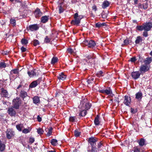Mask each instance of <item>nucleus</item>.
Wrapping results in <instances>:
<instances>
[{
	"instance_id": "35",
	"label": "nucleus",
	"mask_w": 152,
	"mask_h": 152,
	"mask_svg": "<svg viewBox=\"0 0 152 152\" xmlns=\"http://www.w3.org/2000/svg\"><path fill=\"white\" fill-rule=\"evenodd\" d=\"M50 142L53 146H56L57 145V140L55 139H53L51 140Z\"/></svg>"
},
{
	"instance_id": "55",
	"label": "nucleus",
	"mask_w": 152,
	"mask_h": 152,
	"mask_svg": "<svg viewBox=\"0 0 152 152\" xmlns=\"http://www.w3.org/2000/svg\"><path fill=\"white\" fill-rule=\"evenodd\" d=\"M34 141V139L33 137H31L29 139V142L31 143H33Z\"/></svg>"
},
{
	"instance_id": "58",
	"label": "nucleus",
	"mask_w": 152,
	"mask_h": 152,
	"mask_svg": "<svg viewBox=\"0 0 152 152\" xmlns=\"http://www.w3.org/2000/svg\"><path fill=\"white\" fill-rule=\"evenodd\" d=\"M37 119L38 120V121L39 122H41L42 121V118L41 117H40L39 115H38L37 117Z\"/></svg>"
},
{
	"instance_id": "64",
	"label": "nucleus",
	"mask_w": 152,
	"mask_h": 152,
	"mask_svg": "<svg viewBox=\"0 0 152 152\" xmlns=\"http://www.w3.org/2000/svg\"><path fill=\"white\" fill-rule=\"evenodd\" d=\"M49 152H56V151H50Z\"/></svg>"
},
{
	"instance_id": "3",
	"label": "nucleus",
	"mask_w": 152,
	"mask_h": 152,
	"mask_svg": "<svg viewBox=\"0 0 152 152\" xmlns=\"http://www.w3.org/2000/svg\"><path fill=\"white\" fill-rule=\"evenodd\" d=\"M74 18L75 20H73L71 21V23L74 25H78L80 23V20L83 18L82 15H78L77 13H76L74 14Z\"/></svg>"
},
{
	"instance_id": "47",
	"label": "nucleus",
	"mask_w": 152,
	"mask_h": 152,
	"mask_svg": "<svg viewBox=\"0 0 152 152\" xmlns=\"http://www.w3.org/2000/svg\"><path fill=\"white\" fill-rule=\"evenodd\" d=\"M80 132H78L77 131L75 130V135L76 137H78L80 135Z\"/></svg>"
},
{
	"instance_id": "48",
	"label": "nucleus",
	"mask_w": 152,
	"mask_h": 152,
	"mask_svg": "<svg viewBox=\"0 0 152 152\" xmlns=\"http://www.w3.org/2000/svg\"><path fill=\"white\" fill-rule=\"evenodd\" d=\"M33 43L34 45V46H36L37 45L39 44V42L37 40L35 39Z\"/></svg>"
},
{
	"instance_id": "7",
	"label": "nucleus",
	"mask_w": 152,
	"mask_h": 152,
	"mask_svg": "<svg viewBox=\"0 0 152 152\" xmlns=\"http://www.w3.org/2000/svg\"><path fill=\"white\" fill-rule=\"evenodd\" d=\"M99 92L100 93L109 95L112 94V91L110 88H109L107 89L100 90H99Z\"/></svg>"
},
{
	"instance_id": "36",
	"label": "nucleus",
	"mask_w": 152,
	"mask_h": 152,
	"mask_svg": "<svg viewBox=\"0 0 152 152\" xmlns=\"http://www.w3.org/2000/svg\"><path fill=\"white\" fill-rule=\"evenodd\" d=\"M52 129L53 128L51 127L49 128V129H48V132H47V135L48 136H49L51 135Z\"/></svg>"
},
{
	"instance_id": "19",
	"label": "nucleus",
	"mask_w": 152,
	"mask_h": 152,
	"mask_svg": "<svg viewBox=\"0 0 152 152\" xmlns=\"http://www.w3.org/2000/svg\"><path fill=\"white\" fill-rule=\"evenodd\" d=\"M145 140L143 138H141L140 140L137 141L140 146L142 147L146 145L145 144Z\"/></svg>"
},
{
	"instance_id": "52",
	"label": "nucleus",
	"mask_w": 152,
	"mask_h": 152,
	"mask_svg": "<svg viewBox=\"0 0 152 152\" xmlns=\"http://www.w3.org/2000/svg\"><path fill=\"white\" fill-rule=\"evenodd\" d=\"M129 43V41L127 39H125L124 41V45H127Z\"/></svg>"
},
{
	"instance_id": "22",
	"label": "nucleus",
	"mask_w": 152,
	"mask_h": 152,
	"mask_svg": "<svg viewBox=\"0 0 152 152\" xmlns=\"http://www.w3.org/2000/svg\"><path fill=\"white\" fill-rule=\"evenodd\" d=\"M96 45V43L93 40H90L89 41L88 47L89 48H93Z\"/></svg>"
},
{
	"instance_id": "14",
	"label": "nucleus",
	"mask_w": 152,
	"mask_h": 152,
	"mask_svg": "<svg viewBox=\"0 0 152 152\" xmlns=\"http://www.w3.org/2000/svg\"><path fill=\"white\" fill-rule=\"evenodd\" d=\"M20 95V97L23 99V100H24L25 98L27 97H28V98H29V96L27 95L26 92L23 90H21V91Z\"/></svg>"
},
{
	"instance_id": "63",
	"label": "nucleus",
	"mask_w": 152,
	"mask_h": 152,
	"mask_svg": "<svg viewBox=\"0 0 152 152\" xmlns=\"http://www.w3.org/2000/svg\"><path fill=\"white\" fill-rule=\"evenodd\" d=\"M138 0H134V2L135 4H137Z\"/></svg>"
},
{
	"instance_id": "24",
	"label": "nucleus",
	"mask_w": 152,
	"mask_h": 152,
	"mask_svg": "<svg viewBox=\"0 0 152 152\" xmlns=\"http://www.w3.org/2000/svg\"><path fill=\"white\" fill-rule=\"evenodd\" d=\"M38 80H36L32 82L29 86V87L31 88H35L38 85Z\"/></svg>"
},
{
	"instance_id": "11",
	"label": "nucleus",
	"mask_w": 152,
	"mask_h": 152,
	"mask_svg": "<svg viewBox=\"0 0 152 152\" xmlns=\"http://www.w3.org/2000/svg\"><path fill=\"white\" fill-rule=\"evenodd\" d=\"M131 99L129 96H125L124 97V100L123 102L124 104L127 106H129L130 104Z\"/></svg>"
},
{
	"instance_id": "2",
	"label": "nucleus",
	"mask_w": 152,
	"mask_h": 152,
	"mask_svg": "<svg viewBox=\"0 0 152 152\" xmlns=\"http://www.w3.org/2000/svg\"><path fill=\"white\" fill-rule=\"evenodd\" d=\"M152 28V23L151 22L144 23L141 26L138 25L136 27V29L140 31L143 30L149 31L151 30Z\"/></svg>"
},
{
	"instance_id": "32",
	"label": "nucleus",
	"mask_w": 152,
	"mask_h": 152,
	"mask_svg": "<svg viewBox=\"0 0 152 152\" xmlns=\"http://www.w3.org/2000/svg\"><path fill=\"white\" fill-rule=\"evenodd\" d=\"M31 128L30 127L28 128L27 129H24L23 131H22V132L24 134H27L29 132H30L31 131Z\"/></svg>"
},
{
	"instance_id": "1",
	"label": "nucleus",
	"mask_w": 152,
	"mask_h": 152,
	"mask_svg": "<svg viewBox=\"0 0 152 152\" xmlns=\"http://www.w3.org/2000/svg\"><path fill=\"white\" fill-rule=\"evenodd\" d=\"M91 106V104L88 103H83V101L81 102L79 107L80 108V113L79 115L80 116H84L86 114V111L89 109Z\"/></svg>"
},
{
	"instance_id": "21",
	"label": "nucleus",
	"mask_w": 152,
	"mask_h": 152,
	"mask_svg": "<svg viewBox=\"0 0 152 152\" xmlns=\"http://www.w3.org/2000/svg\"><path fill=\"white\" fill-rule=\"evenodd\" d=\"M66 78V75H64L63 73H61L59 74L58 77V78L59 80H64Z\"/></svg>"
},
{
	"instance_id": "23",
	"label": "nucleus",
	"mask_w": 152,
	"mask_h": 152,
	"mask_svg": "<svg viewBox=\"0 0 152 152\" xmlns=\"http://www.w3.org/2000/svg\"><path fill=\"white\" fill-rule=\"evenodd\" d=\"M5 148V145L3 142H2L0 139V151H3Z\"/></svg>"
},
{
	"instance_id": "51",
	"label": "nucleus",
	"mask_w": 152,
	"mask_h": 152,
	"mask_svg": "<svg viewBox=\"0 0 152 152\" xmlns=\"http://www.w3.org/2000/svg\"><path fill=\"white\" fill-rule=\"evenodd\" d=\"M50 41V39L47 36L45 38V42L46 43H48Z\"/></svg>"
},
{
	"instance_id": "6",
	"label": "nucleus",
	"mask_w": 152,
	"mask_h": 152,
	"mask_svg": "<svg viewBox=\"0 0 152 152\" xmlns=\"http://www.w3.org/2000/svg\"><path fill=\"white\" fill-rule=\"evenodd\" d=\"M15 134V132L11 129H7L6 131V137L9 139H11L13 137Z\"/></svg>"
},
{
	"instance_id": "49",
	"label": "nucleus",
	"mask_w": 152,
	"mask_h": 152,
	"mask_svg": "<svg viewBox=\"0 0 152 152\" xmlns=\"http://www.w3.org/2000/svg\"><path fill=\"white\" fill-rule=\"evenodd\" d=\"M148 31H144L143 32V34H142V35L145 37H147L148 36V33L147 32Z\"/></svg>"
},
{
	"instance_id": "25",
	"label": "nucleus",
	"mask_w": 152,
	"mask_h": 152,
	"mask_svg": "<svg viewBox=\"0 0 152 152\" xmlns=\"http://www.w3.org/2000/svg\"><path fill=\"white\" fill-rule=\"evenodd\" d=\"M33 102L35 104H37L40 102V100L39 97L37 96H35L33 98Z\"/></svg>"
},
{
	"instance_id": "10",
	"label": "nucleus",
	"mask_w": 152,
	"mask_h": 152,
	"mask_svg": "<svg viewBox=\"0 0 152 152\" xmlns=\"http://www.w3.org/2000/svg\"><path fill=\"white\" fill-rule=\"evenodd\" d=\"M14 107H9L8 110V113L11 116H14L16 114V112L14 109Z\"/></svg>"
},
{
	"instance_id": "12",
	"label": "nucleus",
	"mask_w": 152,
	"mask_h": 152,
	"mask_svg": "<svg viewBox=\"0 0 152 152\" xmlns=\"http://www.w3.org/2000/svg\"><path fill=\"white\" fill-rule=\"evenodd\" d=\"M96 139L94 137H90L88 139V142L91 146H95L96 145Z\"/></svg>"
},
{
	"instance_id": "31",
	"label": "nucleus",
	"mask_w": 152,
	"mask_h": 152,
	"mask_svg": "<svg viewBox=\"0 0 152 152\" xmlns=\"http://www.w3.org/2000/svg\"><path fill=\"white\" fill-rule=\"evenodd\" d=\"M23 124H19L16 125V127L18 130L19 131H21L22 130V128L23 127Z\"/></svg>"
},
{
	"instance_id": "60",
	"label": "nucleus",
	"mask_w": 152,
	"mask_h": 152,
	"mask_svg": "<svg viewBox=\"0 0 152 152\" xmlns=\"http://www.w3.org/2000/svg\"><path fill=\"white\" fill-rule=\"evenodd\" d=\"M87 58L88 59H91L92 58V56L91 55H88L87 56Z\"/></svg>"
},
{
	"instance_id": "17",
	"label": "nucleus",
	"mask_w": 152,
	"mask_h": 152,
	"mask_svg": "<svg viewBox=\"0 0 152 152\" xmlns=\"http://www.w3.org/2000/svg\"><path fill=\"white\" fill-rule=\"evenodd\" d=\"M49 19V16H44L41 17V21L43 23H45L48 22Z\"/></svg>"
},
{
	"instance_id": "20",
	"label": "nucleus",
	"mask_w": 152,
	"mask_h": 152,
	"mask_svg": "<svg viewBox=\"0 0 152 152\" xmlns=\"http://www.w3.org/2000/svg\"><path fill=\"white\" fill-rule=\"evenodd\" d=\"M135 95V98L137 99L138 101H140L141 100L142 97V94L141 92H138Z\"/></svg>"
},
{
	"instance_id": "5",
	"label": "nucleus",
	"mask_w": 152,
	"mask_h": 152,
	"mask_svg": "<svg viewBox=\"0 0 152 152\" xmlns=\"http://www.w3.org/2000/svg\"><path fill=\"white\" fill-rule=\"evenodd\" d=\"M150 65H142L141 66L139 70L141 74H143L149 70Z\"/></svg>"
},
{
	"instance_id": "13",
	"label": "nucleus",
	"mask_w": 152,
	"mask_h": 152,
	"mask_svg": "<svg viewBox=\"0 0 152 152\" xmlns=\"http://www.w3.org/2000/svg\"><path fill=\"white\" fill-rule=\"evenodd\" d=\"M1 96L2 97H7L8 96V93L6 90L4 88H2L1 89Z\"/></svg>"
},
{
	"instance_id": "62",
	"label": "nucleus",
	"mask_w": 152,
	"mask_h": 152,
	"mask_svg": "<svg viewBox=\"0 0 152 152\" xmlns=\"http://www.w3.org/2000/svg\"><path fill=\"white\" fill-rule=\"evenodd\" d=\"M22 86L21 85H20L18 86V87L17 88V89H19L20 88H21L22 87Z\"/></svg>"
},
{
	"instance_id": "46",
	"label": "nucleus",
	"mask_w": 152,
	"mask_h": 152,
	"mask_svg": "<svg viewBox=\"0 0 152 152\" xmlns=\"http://www.w3.org/2000/svg\"><path fill=\"white\" fill-rule=\"evenodd\" d=\"M103 146V145L102 143L100 142H99V143L98 144V150L99 151V150H100V148L102 147Z\"/></svg>"
},
{
	"instance_id": "15",
	"label": "nucleus",
	"mask_w": 152,
	"mask_h": 152,
	"mask_svg": "<svg viewBox=\"0 0 152 152\" xmlns=\"http://www.w3.org/2000/svg\"><path fill=\"white\" fill-rule=\"evenodd\" d=\"M34 14L36 18H38L42 15V13L41 12L39 9L37 8L35 11Z\"/></svg>"
},
{
	"instance_id": "53",
	"label": "nucleus",
	"mask_w": 152,
	"mask_h": 152,
	"mask_svg": "<svg viewBox=\"0 0 152 152\" xmlns=\"http://www.w3.org/2000/svg\"><path fill=\"white\" fill-rule=\"evenodd\" d=\"M130 61L132 62H134L136 61V59L135 57L132 58L130 59Z\"/></svg>"
},
{
	"instance_id": "40",
	"label": "nucleus",
	"mask_w": 152,
	"mask_h": 152,
	"mask_svg": "<svg viewBox=\"0 0 152 152\" xmlns=\"http://www.w3.org/2000/svg\"><path fill=\"white\" fill-rule=\"evenodd\" d=\"M10 23L12 24L13 26H15L16 25V21L15 19L11 18L10 20Z\"/></svg>"
},
{
	"instance_id": "54",
	"label": "nucleus",
	"mask_w": 152,
	"mask_h": 152,
	"mask_svg": "<svg viewBox=\"0 0 152 152\" xmlns=\"http://www.w3.org/2000/svg\"><path fill=\"white\" fill-rule=\"evenodd\" d=\"M94 79L93 78H89L87 80V82L88 84H90L91 83L92 81H93Z\"/></svg>"
},
{
	"instance_id": "33",
	"label": "nucleus",
	"mask_w": 152,
	"mask_h": 152,
	"mask_svg": "<svg viewBox=\"0 0 152 152\" xmlns=\"http://www.w3.org/2000/svg\"><path fill=\"white\" fill-rule=\"evenodd\" d=\"M18 69H15L12 70L10 71V74L12 75L14 74H18L19 73Z\"/></svg>"
},
{
	"instance_id": "18",
	"label": "nucleus",
	"mask_w": 152,
	"mask_h": 152,
	"mask_svg": "<svg viewBox=\"0 0 152 152\" xmlns=\"http://www.w3.org/2000/svg\"><path fill=\"white\" fill-rule=\"evenodd\" d=\"M152 61L151 57H147L144 60V63L145 65H150L149 64L151 63Z\"/></svg>"
},
{
	"instance_id": "4",
	"label": "nucleus",
	"mask_w": 152,
	"mask_h": 152,
	"mask_svg": "<svg viewBox=\"0 0 152 152\" xmlns=\"http://www.w3.org/2000/svg\"><path fill=\"white\" fill-rule=\"evenodd\" d=\"M21 103V100L19 97H16L12 101V105L16 109H19Z\"/></svg>"
},
{
	"instance_id": "38",
	"label": "nucleus",
	"mask_w": 152,
	"mask_h": 152,
	"mask_svg": "<svg viewBox=\"0 0 152 152\" xmlns=\"http://www.w3.org/2000/svg\"><path fill=\"white\" fill-rule=\"evenodd\" d=\"M77 119L75 116H71L69 117V121L70 122H74L76 121Z\"/></svg>"
},
{
	"instance_id": "44",
	"label": "nucleus",
	"mask_w": 152,
	"mask_h": 152,
	"mask_svg": "<svg viewBox=\"0 0 152 152\" xmlns=\"http://www.w3.org/2000/svg\"><path fill=\"white\" fill-rule=\"evenodd\" d=\"M6 66L5 63L4 62H1L0 63V69L5 68Z\"/></svg>"
},
{
	"instance_id": "39",
	"label": "nucleus",
	"mask_w": 152,
	"mask_h": 152,
	"mask_svg": "<svg viewBox=\"0 0 152 152\" xmlns=\"http://www.w3.org/2000/svg\"><path fill=\"white\" fill-rule=\"evenodd\" d=\"M134 152H140V149L138 146H135L133 148Z\"/></svg>"
},
{
	"instance_id": "8",
	"label": "nucleus",
	"mask_w": 152,
	"mask_h": 152,
	"mask_svg": "<svg viewBox=\"0 0 152 152\" xmlns=\"http://www.w3.org/2000/svg\"><path fill=\"white\" fill-rule=\"evenodd\" d=\"M38 71L36 69H34L31 71H29L28 72V74L29 76L30 77H32L34 76H37L39 74Z\"/></svg>"
},
{
	"instance_id": "26",
	"label": "nucleus",
	"mask_w": 152,
	"mask_h": 152,
	"mask_svg": "<svg viewBox=\"0 0 152 152\" xmlns=\"http://www.w3.org/2000/svg\"><path fill=\"white\" fill-rule=\"evenodd\" d=\"M106 24L104 23H101L100 22L96 23L95 24V27L97 28H99L103 26H106Z\"/></svg>"
},
{
	"instance_id": "30",
	"label": "nucleus",
	"mask_w": 152,
	"mask_h": 152,
	"mask_svg": "<svg viewBox=\"0 0 152 152\" xmlns=\"http://www.w3.org/2000/svg\"><path fill=\"white\" fill-rule=\"evenodd\" d=\"M90 152H98L99 151L98 150L96 147V146H92L91 148V150H89Z\"/></svg>"
},
{
	"instance_id": "41",
	"label": "nucleus",
	"mask_w": 152,
	"mask_h": 152,
	"mask_svg": "<svg viewBox=\"0 0 152 152\" xmlns=\"http://www.w3.org/2000/svg\"><path fill=\"white\" fill-rule=\"evenodd\" d=\"M37 132L38 134H43L44 131L42 128H38L37 129Z\"/></svg>"
},
{
	"instance_id": "34",
	"label": "nucleus",
	"mask_w": 152,
	"mask_h": 152,
	"mask_svg": "<svg viewBox=\"0 0 152 152\" xmlns=\"http://www.w3.org/2000/svg\"><path fill=\"white\" fill-rule=\"evenodd\" d=\"M148 7V4L147 3H144L143 4L140 5L139 6V8H142V7L144 9H146Z\"/></svg>"
},
{
	"instance_id": "57",
	"label": "nucleus",
	"mask_w": 152,
	"mask_h": 152,
	"mask_svg": "<svg viewBox=\"0 0 152 152\" xmlns=\"http://www.w3.org/2000/svg\"><path fill=\"white\" fill-rule=\"evenodd\" d=\"M21 50L22 52H24L26 51V49L25 48L22 47L21 48Z\"/></svg>"
},
{
	"instance_id": "9",
	"label": "nucleus",
	"mask_w": 152,
	"mask_h": 152,
	"mask_svg": "<svg viewBox=\"0 0 152 152\" xmlns=\"http://www.w3.org/2000/svg\"><path fill=\"white\" fill-rule=\"evenodd\" d=\"M140 74V72L138 71L133 72L131 73V76L133 79L136 80L139 78Z\"/></svg>"
},
{
	"instance_id": "45",
	"label": "nucleus",
	"mask_w": 152,
	"mask_h": 152,
	"mask_svg": "<svg viewBox=\"0 0 152 152\" xmlns=\"http://www.w3.org/2000/svg\"><path fill=\"white\" fill-rule=\"evenodd\" d=\"M59 13H61L64 12V10L61 5L58 6Z\"/></svg>"
},
{
	"instance_id": "27",
	"label": "nucleus",
	"mask_w": 152,
	"mask_h": 152,
	"mask_svg": "<svg viewBox=\"0 0 152 152\" xmlns=\"http://www.w3.org/2000/svg\"><path fill=\"white\" fill-rule=\"evenodd\" d=\"M143 40L142 38L140 36H138L137 37V39L135 41V43L136 44H138L140 42H142Z\"/></svg>"
},
{
	"instance_id": "29",
	"label": "nucleus",
	"mask_w": 152,
	"mask_h": 152,
	"mask_svg": "<svg viewBox=\"0 0 152 152\" xmlns=\"http://www.w3.org/2000/svg\"><path fill=\"white\" fill-rule=\"evenodd\" d=\"M109 4L110 3L108 1H104L102 4V7L104 9H105L108 7L109 6Z\"/></svg>"
},
{
	"instance_id": "42",
	"label": "nucleus",
	"mask_w": 152,
	"mask_h": 152,
	"mask_svg": "<svg viewBox=\"0 0 152 152\" xmlns=\"http://www.w3.org/2000/svg\"><path fill=\"white\" fill-rule=\"evenodd\" d=\"M21 42L23 45H26L28 43L27 40L25 39H23L21 40Z\"/></svg>"
},
{
	"instance_id": "43",
	"label": "nucleus",
	"mask_w": 152,
	"mask_h": 152,
	"mask_svg": "<svg viewBox=\"0 0 152 152\" xmlns=\"http://www.w3.org/2000/svg\"><path fill=\"white\" fill-rule=\"evenodd\" d=\"M103 72L102 71H100L97 73L96 75L97 77H100L103 76Z\"/></svg>"
},
{
	"instance_id": "61",
	"label": "nucleus",
	"mask_w": 152,
	"mask_h": 152,
	"mask_svg": "<svg viewBox=\"0 0 152 152\" xmlns=\"http://www.w3.org/2000/svg\"><path fill=\"white\" fill-rule=\"evenodd\" d=\"M92 8V9L93 10H94L95 11H96L97 10L96 7L95 6H93Z\"/></svg>"
},
{
	"instance_id": "28",
	"label": "nucleus",
	"mask_w": 152,
	"mask_h": 152,
	"mask_svg": "<svg viewBox=\"0 0 152 152\" xmlns=\"http://www.w3.org/2000/svg\"><path fill=\"white\" fill-rule=\"evenodd\" d=\"M99 116L97 115L95 118L94 123L96 125H98L99 124L100 121H99Z\"/></svg>"
},
{
	"instance_id": "56",
	"label": "nucleus",
	"mask_w": 152,
	"mask_h": 152,
	"mask_svg": "<svg viewBox=\"0 0 152 152\" xmlns=\"http://www.w3.org/2000/svg\"><path fill=\"white\" fill-rule=\"evenodd\" d=\"M67 51L70 53H72L73 52V50L70 48H69L67 49Z\"/></svg>"
},
{
	"instance_id": "50",
	"label": "nucleus",
	"mask_w": 152,
	"mask_h": 152,
	"mask_svg": "<svg viewBox=\"0 0 152 152\" xmlns=\"http://www.w3.org/2000/svg\"><path fill=\"white\" fill-rule=\"evenodd\" d=\"M82 44L83 45L88 46L89 44V41L86 40H85L83 41Z\"/></svg>"
},
{
	"instance_id": "37",
	"label": "nucleus",
	"mask_w": 152,
	"mask_h": 152,
	"mask_svg": "<svg viewBox=\"0 0 152 152\" xmlns=\"http://www.w3.org/2000/svg\"><path fill=\"white\" fill-rule=\"evenodd\" d=\"M58 61V58L57 57H53L52 59L51 63L54 64L57 62Z\"/></svg>"
},
{
	"instance_id": "59",
	"label": "nucleus",
	"mask_w": 152,
	"mask_h": 152,
	"mask_svg": "<svg viewBox=\"0 0 152 152\" xmlns=\"http://www.w3.org/2000/svg\"><path fill=\"white\" fill-rule=\"evenodd\" d=\"M10 1L12 2H13L15 1V2H20V0H10Z\"/></svg>"
},
{
	"instance_id": "16",
	"label": "nucleus",
	"mask_w": 152,
	"mask_h": 152,
	"mask_svg": "<svg viewBox=\"0 0 152 152\" xmlns=\"http://www.w3.org/2000/svg\"><path fill=\"white\" fill-rule=\"evenodd\" d=\"M39 27L37 24H33L30 25L29 26V28L31 31H33L38 30L39 29Z\"/></svg>"
}]
</instances>
